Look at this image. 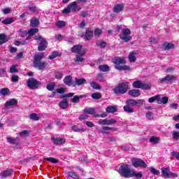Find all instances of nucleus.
<instances>
[{
    "label": "nucleus",
    "mask_w": 179,
    "mask_h": 179,
    "mask_svg": "<svg viewBox=\"0 0 179 179\" xmlns=\"http://www.w3.org/2000/svg\"><path fill=\"white\" fill-rule=\"evenodd\" d=\"M126 106H124L123 110L125 113H134V109L131 107H139L140 106H143V103H145L144 99H129L126 101Z\"/></svg>",
    "instance_id": "obj_1"
},
{
    "label": "nucleus",
    "mask_w": 179,
    "mask_h": 179,
    "mask_svg": "<svg viewBox=\"0 0 179 179\" xmlns=\"http://www.w3.org/2000/svg\"><path fill=\"white\" fill-rule=\"evenodd\" d=\"M43 58H44V52L36 53L34 57V66L38 68L39 71L45 69V66H47V62H41Z\"/></svg>",
    "instance_id": "obj_2"
},
{
    "label": "nucleus",
    "mask_w": 179,
    "mask_h": 179,
    "mask_svg": "<svg viewBox=\"0 0 179 179\" xmlns=\"http://www.w3.org/2000/svg\"><path fill=\"white\" fill-rule=\"evenodd\" d=\"M82 8L78 6V1H73L68 4L67 8L63 10V13L64 15H68V13H78Z\"/></svg>",
    "instance_id": "obj_3"
},
{
    "label": "nucleus",
    "mask_w": 179,
    "mask_h": 179,
    "mask_svg": "<svg viewBox=\"0 0 179 179\" xmlns=\"http://www.w3.org/2000/svg\"><path fill=\"white\" fill-rule=\"evenodd\" d=\"M118 173L120 174L121 177H124V178H131L132 170L129 169V165L124 164L120 166Z\"/></svg>",
    "instance_id": "obj_4"
},
{
    "label": "nucleus",
    "mask_w": 179,
    "mask_h": 179,
    "mask_svg": "<svg viewBox=\"0 0 179 179\" xmlns=\"http://www.w3.org/2000/svg\"><path fill=\"white\" fill-rule=\"evenodd\" d=\"M129 89V83L123 82L118 85L117 87L113 90V92L116 94H125L128 90Z\"/></svg>",
    "instance_id": "obj_5"
},
{
    "label": "nucleus",
    "mask_w": 179,
    "mask_h": 179,
    "mask_svg": "<svg viewBox=\"0 0 179 179\" xmlns=\"http://www.w3.org/2000/svg\"><path fill=\"white\" fill-rule=\"evenodd\" d=\"M120 38L124 41V43L131 41V40H132V36H131V29L128 28L123 29L121 34L120 35Z\"/></svg>",
    "instance_id": "obj_6"
},
{
    "label": "nucleus",
    "mask_w": 179,
    "mask_h": 179,
    "mask_svg": "<svg viewBox=\"0 0 179 179\" xmlns=\"http://www.w3.org/2000/svg\"><path fill=\"white\" fill-rule=\"evenodd\" d=\"M132 164L134 167L138 168V167H142L143 169H146L148 167V164H146V162L143 161V159L136 158L132 160Z\"/></svg>",
    "instance_id": "obj_7"
},
{
    "label": "nucleus",
    "mask_w": 179,
    "mask_h": 179,
    "mask_svg": "<svg viewBox=\"0 0 179 179\" xmlns=\"http://www.w3.org/2000/svg\"><path fill=\"white\" fill-rule=\"evenodd\" d=\"M27 86L29 89H37L38 87V81L34 78H29L27 80Z\"/></svg>",
    "instance_id": "obj_8"
},
{
    "label": "nucleus",
    "mask_w": 179,
    "mask_h": 179,
    "mask_svg": "<svg viewBox=\"0 0 179 179\" xmlns=\"http://www.w3.org/2000/svg\"><path fill=\"white\" fill-rule=\"evenodd\" d=\"M99 125H113V124H117V120L114 119H110V120H99Z\"/></svg>",
    "instance_id": "obj_9"
},
{
    "label": "nucleus",
    "mask_w": 179,
    "mask_h": 179,
    "mask_svg": "<svg viewBox=\"0 0 179 179\" xmlns=\"http://www.w3.org/2000/svg\"><path fill=\"white\" fill-rule=\"evenodd\" d=\"M113 62L115 64V68L117 69V66H121L125 64V59L121 57H115L113 59Z\"/></svg>",
    "instance_id": "obj_10"
},
{
    "label": "nucleus",
    "mask_w": 179,
    "mask_h": 179,
    "mask_svg": "<svg viewBox=\"0 0 179 179\" xmlns=\"http://www.w3.org/2000/svg\"><path fill=\"white\" fill-rule=\"evenodd\" d=\"M173 80H177V76L173 75H167L163 78L159 79L161 83L164 82H173Z\"/></svg>",
    "instance_id": "obj_11"
},
{
    "label": "nucleus",
    "mask_w": 179,
    "mask_h": 179,
    "mask_svg": "<svg viewBox=\"0 0 179 179\" xmlns=\"http://www.w3.org/2000/svg\"><path fill=\"white\" fill-rule=\"evenodd\" d=\"M47 45H48V43H47V40L45 38H43L41 41V43H39L38 46V51H44L45 48H47Z\"/></svg>",
    "instance_id": "obj_12"
},
{
    "label": "nucleus",
    "mask_w": 179,
    "mask_h": 179,
    "mask_svg": "<svg viewBox=\"0 0 179 179\" xmlns=\"http://www.w3.org/2000/svg\"><path fill=\"white\" fill-rule=\"evenodd\" d=\"M13 174V169H8L6 171H3L0 173V177L2 178H6L8 177H10Z\"/></svg>",
    "instance_id": "obj_13"
},
{
    "label": "nucleus",
    "mask_w": 179,
    "mask_h": 179,
    "mask_svg": "<svg viewBox=\"0 0 179 179\" xmlns=\"http://www.w3.org/2000/svg\"><path fill=\"white\" fill-rule=\"evenodd\" d=\"M51 139L55 145H64L66 142L65 138L52 137Z\"/></svg>",
    "instance_id": "obj_14"
},
{
    "label": "nucleus",
    "mask_w": 179,
    "mask_h": 179,
    "mask_svg": "<svg viewBox=\"0 0 179 179\" xmlns=\"http://www.w3.org/2000/svg\"><path fill=\"white\" fill-rule=\"evenodd\" d=\"M59 107L62 108V110H66V108H69V101L67 100L60 101L59 103Z\"/></svg>",
    "instance_id": "obj_15"
},
{
    "label": "nucleus",
    "mask_w": 179,
    "mask_h": 179,
    "mask_svg": "<svg viewBox=\"0 0 179 179\" xmlns=\"http://www.w3.org/2000/svg\"><path fill=\"white\" fill-rule=\"evenodd\" d=\"M71 52H74L76 54H82V45H74L71 48Z\"/></svg>",
    "instance_id": "obj_16"
},
{
    "label": "nucleus",
    "mask_w": 179,
    "mask_h": 179,
    "mask_svg": "<svg viewBox=\"0 0 179 179\" xmlns=\"http://www.w3.org/2000/svg\"><path fill=\"white\" fill-rule=\"evenodd\" d=\"M8 41H9V37L5 35V34H0V45L5 44V43H8Z\"/></svg>",
    "instance_id": "obj_17"
},
{
    "label": "nucleus",
    "mask_w": 179,
    "mask_h": 179,
    "mask_svg": "<svg viewBox=\"0 0 179 179\" xmlns=\"http://www.w3.org/2000/svg\"><path fill=\"white\" fill-rule=\"evenodd\" d=\"M101 129H102V130H100V133H101V134H108V132L104 131H117V129H115V128H114V127H107V126H106V127H101Z\"/></svg>",
    "instance_id": "obj_18"
},
{
    "label": "nucleus",
    "mask_w": 179,
    "mask_h": 179,
    "mask_svg": "<svg viewBox=\"0 0 179 179\" xmlns=\"http://www.w3.org/2000/svg\"><path fill=\"white\" fill-rule=\"evenodd\" d=\"M17 100L15 99H11L7 101L5 103L6 107H11L12 106H17Z\"/></svg>",
    "instance_id": "obj_19"
},
{
    "label": "nucleus",
    "mask_w": 179,
    "mask_h": 179,
    "mask_svg": "<svg viewBox=\"0 0 179 179\" xmlns=\"http://www.w3.org/2000/svg\"><path fill=\"white\" fill-rule=\"evenodd\" d=\"M122 10H124V4H117L113 7V12L115 13H120Z\"/></svg>",
    "instance_id": "obj_20"
},
{
    "label": "nucleus",
    "mask_w": 179,
    "mask_h": 179,
    "mask_svg": "<svg viewBox=\"0 0 179 179\" xmlns=\"http://www.w3.org/2000/svg\"><path fill=\"white\" fill-rule=\"evenodd\" d=\"M129 95L132 97H138L141 96V91L139 90H131L129 91Z\"/></svg>",
    "instance_id": "obj_21"
},
{
    "label": "nucleus",
    "mask_w": 179,
    "mask_h": 179,
    "mask_svg": "<svg viewBox=\"0 0 179 179\" xmlns=\"http://www.w3.org/2000/svg\"><path fill=\"white\" fill-rule=\"evenodd\" d=\"M170 168H162L161 173L163 176V177H165V178H169V176H170Z\"/></svg>",
    "instance_id": "obj_22"
},
{
    "label": "nucleus",
    "mask_w": 179,
    "mask_h": 179,
    "mask_svg": "<svg viewBox=\"0 0 179 179\" xmlns=\"http://www.w3.org/2000/svg\"><path fill=\"white\" fill-rule=\"evenodd\" d=\"M84 55H85V52L77 54L76 56V59H75L76 62L80 64V62H85V58H83Z\"/></svg>",
    "instance_id": "obj_23"
},
{
    "label": "nucleus",
    "mask_w": 179,
    "mask_h": 179,
    "mask_svg": "<svg viewBox=\"0 0 179 179\" xmlns=\"http://www.w3.org/2000/svg\"><path fill=\"white\" fill-rule=\"evenodd\" d=\"M64 83L67 86H72V76H67L63 80Z\"/></svg>",
    "instance_id": "obj_24"
},
{
    "label": "nucleus",
    "mask_w": 179,
    "mask_h": 179,
    "mask_svg": "<svg viewBox=\"0 0 179 179\" xmlns=\"http://www.w3.org/2000/svg\"><path fill=\"white\" fill-rule=\"evenodd\" d=\"M75 83L77 85V86H81V85L87 83V81H86V79L85 78H76Z\"/></svg>",
    "instance_id": "obj_25"
},
{
    "label": "nucleus",
    "mask_w": 179,
    "mask_h": 179,
    "mask_svg": "<svg viewBox=\"0 0 179 179\" xmlns=\"http://www.w3.org/2000/svg\"><path fill=\"white\" fill-rule=\"evenodd\" d=\"M85 97H87L86 94H83L80 96L76 95L71 99L72 103H76L79 101V100H80V99H85Z\"/></svg>",
    "instance_id": "obj_26"
},
{
    "label": "nucleus",
    "mask_w": 179,
    "mask_h": 179,
    "mask_svg": "<svg viewBox=\"0 0 179 179\" xmlns=\"http://www.w3.org/2000/svg\"><path fill=\"white\" fill-rule=\"evenodd\" d=\"M106 113H108L109 114H114V113H117V108H115V106H108L106 108Z\"/></svg>",
    "instance_id": "obj_27"
},
{
    "label": "nucleus",
    "mask_w": 179,
    "mask_h": 179,
    "mask_svg": "<svg viewBox=\"0 0 179 179\" xmlns=\"http://www.w3.org/2000/svg\"><path fill=\"white\" fill-rule=\"evenodd\" d=\"M71 129L73 131V132H85V129L80 127L78 125L72 126Z\"/></svg>",
    "instance_id": "obj_28"
},
{
    "label": "nucleus",
    "mask_w": 179,
    "mask_h": 179,
    "mask_svg": "<svg viewBox=\"0 0 179 179\" xmlns=\"http://www.w3.org/2000/svg\"><path fill=\"white\" fill-rule=\"evenodd\" d=\"M138 53L135 52H131L130 53V55H129V60L130 62H135V61H136V57H135V55H137Z\"/></svg>",
    "instance_id": "obj_29"
},
{
    "label": "nucleus",
    "mask_w": 179,
    "mask_h": 179,
    "mask_svg": "<svg viewBox=\"0 0 179 179\" xmlns=\"http://www.w3.org/2000/svg\"><path fill=\"white\" fill-rule=\"evenodd\" d=\"M167 103H169V98H167L166 96L161 98L159 95V98L158 99V104H167Z\"/></svg>",
    "instance_id": "obj_30"
},
{
    "label": "nucleus",
    "mask_w": 179,
    "mask_h": 179,
    "mask_svg": "<svg viewBox=\"0 0 179 179\" xmlns=\"http://www.w3.org/2000/svg\"><path fill=\"white\" fill-rule=\"evenodd\" d=\"M14 22H15V18L8 17V18H6V20H2L1 23H3V24H10Z\"/></svg>",
    "instance_id": "obj_31"
},
{
    "label": "nucleus",
    "mask_w": 179,
    "mask_h": 179,
    "mask_svg": "<svg viewBox=\"0 0 179 179\" xmlns=\"http://www.w3.org/2000/svg\"><path fill=\"white\" fill-rule=\"evenodd\" d=\"M151 87H152V84L150 83L145 84L142 83L141 87H140V89H141L142 90H150Z\"/></svg>",
    "instance_id": "obj_32"
},
{
    "label": "nucleus",
    "mask_w": 179,
    "mask_h": 179,
    "mask_svg": "<svg viewBox=\"0 0 179 179\" xmlns=\"http://www.w3.org/2000/svg\"><path fill=\"white\" fill-rule=\"evenodd\" d=\"M84 113H85V114H90L92 115L96 113V110H94V108H87L84 109Z\"/></svg>",
    "instance_id": "obj_33"
},
{
    "label": "nucleus",
    "mask_w": 179,
    "mask_h": 179,
    "mask_svg": "<svg viewBox=\"0 0 179 179\" xmlns=\"http://www.w3.org/2000/svg\"><path fill=\"white\" fill-rule=\"evenodd\" d=\"M38 23H40V22L37 18H33L30 21V24L31 27H37V26H38Z\"/></svg>",
    "instance_id": "obj_34"
},
{
    "label": "nucleus",
    "mask_w": 179,
    "mask_h": 179,
    "mask_svg": "<svg viewBox=\"0 0 179 179\" xmlns=\"http://www.w3.org/2000/svg\"><path fill=\"white\" fill-rule=\"evenodd\" d=\"M6 139L8 143H10L11 145H17V142L18 139L17 138H12L10 137H7Z\"/></svg>",
    "instance_id": "obj_35"
},
{
    "label": "nucleus",
    "mask_w": 179,
    "mask_h": 179,
    "mask_svg": "<svg viewBox=\"0 0 179 179\" xmlns=\"http://www.w3.org/2000/svg\"><path fill=\"white\" fill-rule=\"evenodd\" d=\"M90 86L92 89H95V90H100L101 89V87L94 81L90 83Z\"/></svg>",
    "instance_id": "obj_36"
},
{
    "label": "nucleus",
    "mask_w": 179,
    "mask_h": 179,
    "mask_svg": "<svg viewBox=\"0 0 179 179\" xmlns=\"http://www.w3.org/2000/svg\"><path fill=\"white\" fill-rule=\"evenodd\" d=\"M91 97L94 99V100H99L101 99V93L100 92H94L91 94Z\"/></svg>",
    "instance_id": "obj_37"
},
{
    "label": "nucleus",
    "mask_w": 179,
    "mask_h": 179,
    "mask_svg": "<svg viewBox=\"0 0 179 179\" xmlns=\"http://www.w3.org/2000/svg\"><path fill=\"white\" fill-rule=\"evenodd\" d=\"M99 69L101 72H108V71H110V66L107 65H100Z\"/></svg>",
    "instance_id": "obj_38"
},
{
    "label": "nucleus",
    "mask_w": 179,
    "mask_h": 179,
    "mask_svg": "<svg viewBox=\"0 0 179 179\" xmlns=\"http://www.w3.org/2000/svg\"><path fill=\"white\" fill-rule=\"evenodd\" d=\"M131 177H136V178H142V177H143V175H142V172L137 173L136 171H132Z\"/></svg>",
    "instance_id": "obj_39"
},
{
    "label": "nucleus",
    "mask_w": 179,
    "mask_h": 179,
    "mask_svg": "<svg viewBox=\"0 0 179 179\" xmlns=\"http://www.w3.org/2000/svg\"><path fill=\"white\" fill-rule=\"evenodd\" d=\"M142 87V81L136 80L133 83V87L135 89H141Z\"/></svg>",
    "instance_id": "obj_40"
},
{
    "label": "nucleus",
    "mask_w": 179,
    "mask_h": 179,
    "mask_svg": "<svg viewBox=\"0 0 179 179\" xmlns=\"http://www.w3.org/2000/svg\"><path fill=\"white\" fill-rule=\"evenodd\" d=\"M96 45L97 47H99V48H105V47L107 45V43L103 41H97Z\"/></svg>",
    "instance_id": "obj_41"
},
{
    "label": "nucleus",
    "mask_w": 179,
    "mask_h": 179,
    "mask_svg": "<svg viewBox=\"0 0 179 179\" xmlns=\"http://www.w3.org/2000/svg\"><path fill=\"white\" fill-rule=\"evenodd\" d=\"M0 93L2 96H8L10 93V90L8 88H3L0 90Z\"/></svg>",
    "instance_id": "obj_42"
},
{
    "label": "nucleus",
    "mask_w": 179,
    "mask_h": 179,
    "mask_svg": "<svg viewBox=\"0 0 179 179\" xmlns=\"http://www.w3.org/2000/svg\"><path fill=\"white\" fill-rule=\"evenodd\" d=\"M69 177H71V178H74V179H80V177H79V175L76 174V173L73 171L69 172Z\"/></svg>",
    "instance_id": "obj_43"
},
{
    "label": "nucleus",
    "mask_w": 179,
    "mask_h": 179,
    "mask_svg": "<svg viewBox=\"0 0 179 179\" xmlns=\"http://www.w3.org/2000/svg\"><path fill=\"white\" fill-rule=\"evenodd\" d=\"M37 33H38V29L37 28H32L28 31L29 36H34V34H37Z\"/></svg>",
    "instance_id": "obj_44"
},
{
    "label": "nucleus",
    "mask_w": 179,
    "mask_h": 179,
    "mask_svg": "<svg viewBox=\"0 0 179 179\" xmlns=\"http://www.w3.org/2000/svg\"><path fill=\"white\" fill-rule=\"evenodd\" d=\"M159 141H160V138H159L158 137H156V136H152L150 138V142L151 143H154L155 145H157V143H159Z\"/></svg>",
    "instance_id": "obj_45"
},
{
    "label": "nucleus",
    "mask_w": 179,
    "mask_h": 179,
    "mask_svg": "<svg viewBox=\"0 0 179 179\" xmlns=\"http://www.w3.org/2000/svg\"><path fill=\"white\" fill-rule=\"evenodd\" d=\"M30 120H32V121H38L40 120V117H38V115L37 113H32L29 115Z\"/></svg>",
    "instance_id": "obj_46"
},
{
    "label": "nucleus",
    "mask_w": 179,
    "mask_h": 179,
    "mask_svg": "<svg viewBox=\"0 0 179 179\" xmlns=\"http://www.w3.org/2000/svg\"><path fill=\"white\" fill-rule=\"evenodd\" d=\"M93 37V31L90 30H87L85 33V38L86 40H90Z\"/></svg>",
    "instance_id": "obj_47"
},
{
    "label": "nucleus",
    "mask_w": 179,
    "mask_h": 179,
    "mask_svg": "<svg viewBox=\"0 0 179 179\" xmlns=\"http://www.w3.org/2000/svg\"><path fill=\"white\" fill-rule=\"evenodd\" d=\"M55 87V83H51L47 85L46 89L50 92H52Z\"/></svg>",
    "instance_id": "obj_48"
},
{
    "label": "nucleus",
    "mask_w": 179,
    "mask_h": 179,
    "mask_svg": "<svg viewBox=\"0 0 179 179\" xmlns=\"http://www.w3.org/2000/svg\"><path fill=\"white\" fill-rule=\"evenodd\" d=\"M164 47L165 50H171L174 48L175 45L173 43H164Z\"/></svg>",
    "instance_id": "obj_49"
},
{
    "label": "nucleus",
    "mask_w": 179,
    "mask_h": 179,
    "mask_svg": "<svg viewBox=\"0 0 179 179\" xmlns=\"http://www.w3.org/2000/svg\"><path fill=\"white\" fill-rule=\"evenodd\" d=\"M29 34V32L27 31H23L22 29H20L18 32V36L20 37L24 38Z\"/></svg>",
    "instance_id": "obj_50"
},
{
    "label": "nucleus",
    "mask_w": 179,
    "mask_h": 179,
    "mask_svg": "<svg viewBox=\"0 0 179 179\" xmlns=\"http://www.w3.org/2000/svg\"><path fill=\"white\" fill-rule=\"evenodd\" d=\"M56 26L59 29H62V27H65V26H66V24L64 21H57L56 22Z\"/></svg>",
    "instance_id": "obj_51"
},
{
    "label": "nucleus",
    "mask_w": 179,
    "mask_h": 179,
    "mask_svg": "<svg viewBox=\"0 0 179 179\" xmlns=\"http://www.w3.org/2000/svg\"><path fill=\"white\" fill-rule=\"evenodd\" d=\"M63 76H64V73H62V71L55 72V78L56 79H62Z\"/></svg>",
    "instance_id": "obj_52"
},
{
    "label": "nucleus",
    "mask_w": 179,
    "mask_h": 179,
    "mask_svg": "<svg viewBox=\"0 0 179 179\" xmlns=\"http://www.w3.org/2000/svg\"><path fill=\"white\" fill-rule=\"evenodd\" d=\"M117 69L118 71H129V67L127 65H124V66H117Z\"/></svg>",
    "instance_id": "obj_53"
},
{
    "label": "nucleus",
    "mask_w": 179,
    "mask_h": 179,
    "mask_svg": "<svg viewBox=\"0 0 179 179\" xmlns=\"http://www.w3.org/2000/svg\"><path fill=\"white\" fill-rule=\"evenodd\" d=\"M150 173L152 174H154V176H159V175H160V171L157 170L156 169H155L153 167H151L150 169Z\"/></svg>",
    "instance_id": "obj_54"
},
{
    "label": "nucleus",
    "mask_w": 179,
    "mask_h": 179,
    "mask_svg": "<svg viewBox=\"0 0 179 179\" xmlns=\"http://www.w3.org/2000/svg\"><path fill=\"white\" fill-rule=\"evenodd\" d=\"M58 55H59V52L55 51L49 56V59H54L55 58H57Z\"/></svg>",
    "instance_id": "obj_55"
},
{
    "label": "nucleus",
    "mask_w": 179,
    "mask_h": 179,
    "mask_svg": "<svg viewBox=\"0 0 179 179\" xmlns=\"http://www.w3.org/2000/svg\"><path fill=\"white\" fill-rule=\"evenodd\" d=\"M159 99V95H156L152 96L148 99L149 103H153V101H156L158 103V100Z\"/></svg>",
    "instance_id": "obj_56"
},
{
    "label": "nucleus",
    "mask_w": 179,
    "mask_h": 179,
    "mask_svg": "<svg viewBox=\"0 0 179 179\" xmlns=\"http://www.w3.org/2000/svg\"><path fill=\"white\" fill-rule=\"evenodd\" d=\"M30 134V131L28 130H24L19 133L20 136H27Z\"/></svg>",
    "instance_id": "obj_57"
},
{
    "label": "nucleus",
    "mask_w": 179,
    "mask_h": 179,
    "mask_svg": "<svg viewBox=\"0 0 179 179\" xmlns=\"http://www.w3.org/2000/svg\"><path fill=\"white\" fill-rule=\"evenodd\" d=\"M101 33H103V31L99 28L96 29L94 30V36L95 37H99L100 34H101Z\"/></svg>",
    "instance_id": "obj_58"
},
{
    "label": "nucleus",
    "mask_w": 179,
    "mask_h": 179,
    "mask_svg": "<svg viewBox=\"0 0 179 179\" xmlns=\"http://www.w3.org/2000/svg\"><path fill=\"white\" fill-rule=\"evenodd\" d=\"M45 160H47L48 162H50V163H54V164L58 163V160H57V159L52 158V157L45 158Z\"/></svg>",
    "instance_id": "obj_59"
},
{
    "label": "nucleus",
    "mask_w": 179,
    "mask_h": 179,
    "mask_svg": "<svg viewBox=\"0 0 179 179\" xmlns=\"http://www.w3.org/2000/svg\"><path fill=\"white\" fill-rule=\"evenodd\" d=\"M145 117L148 118V120H153V113L149 111L146 113Z\"/></svg>",
    "instance_id": "obj_60"
},
{
    "label": "nucleus",
    "mask_w": 179,
    "mask_h": 179,
    "mask_svg": "<svg viewBox=\"0 0 179 179\" xmlns=\"http://www.w3.org/2000/svg\"><path fill=\"white\" fill-rule=\"evenodd\" d=\"M178 177V174L173 172H169V176H168V178H177Z\"/></svg>",
    "instance_id": "obj_61"
},
{
    "label": "nucleus",
    "mask_w": 179,
    "mask_h": 179,
    "mask_svg": "<svg viewBox=\"0 0 179 179\" xmlns=\"http://www.w3.org/2000/svg\"><path fill=\"white\" fill-rule=\"evenodd\" d=\"M11 80L14 83L19 82V76L13 74L11 77Z\"/></svg>",
    "instance_id": "obj_62"
},
{
    "label": "nucleus",
    "mask_w": 179,
    "mask_h": 179,
    "mask_svg": "<svg viewBox=\"0 0 179 179\" xmlns=\"http://www.w3.org/2000/svg\"><path fill=\"white\" fill-rule=\"evenodd\" d=\"M173 139H176V141L179 139V131H173Z\"/></svg>",
    "instance_id": "obj_63"
},
{
    "label": "nucleus",
    "mask_w": 179,
    "mask_h": 179,
    "mask_svg": "<svg viewBox=\"0 0 179 179\" xmlns=\"http://www.w3.org/2000/svg\"><path fill=\"white\" fill-rule=\"evenodd\" d=\"M171 156H174L176 157V159H177L178 160H179V152H176V151H173L172 152H171Z\"/></svg>",
    "instance_id": "obj_64"
}]
</instances>
